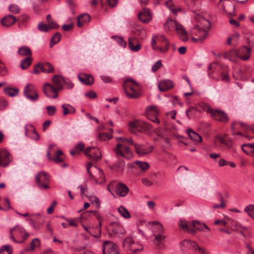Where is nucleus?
Masks as SVG:
<instances>
[{"label": "nucleus", "mask_w": 254, "mask_h": 254, "mask_svg": "<svg viewBox=\"0 0 254 254\" xmlns=\"http://www.w3.org/2000/svg\"><path fill=\"white\" fill-rule=\"evenodd\" d=\"M196 20L200 21L202 25L201 27L198 25H195L194 26L192 29V32L196 36H197L198 38H195L192 37L191 39L195 42L198 41L202 42L206 38L207 35V31L206 30V28L209 29L210 28V23L208 20H207L201 17H198L197 18H196Z\"/></svg>", "instance_id": "nucleus-1"}, {"label": "nucleus", "mask_w": 254, "mask_h": 254, "mask_svg": "<svg viewBox=\"0 0 254 254\" xmlns=\"http://www.w3.org/2000/svg\"><path fill=\"white\" fill-rule=\"evenodd\" d=\"M164 29L166 31L175 29L178 33L180 38L184 41L188 40V33L184 27L176 20L168 18L164 25Z\"/></svg>", "instance_id": "nucleus-2"}, {"label": "nucleus", "mask_w": 254, "mask_h": 254, "mask_svg": "<svg viewBox=\"0 0 254 254\" xmlns=\"http://www.w3.org/2000/svg\"><path fill=\"white\" fill-rule=\"evenodd\" d=\"M9 233L10 238L16 243H23L29 236V234L25 232L23 228L19 226L11 228Z\"/></svg>", "instance_id": "nucleus-3"}, {"label": "nucleus", "mask_w": 254, "mask_h": 254, "mask_svg": "<svg viewBox=\"0 0 254 254\" xmlns=\"http://www.w3.org/2000/svg\"><path fill=\"white\" fill-rule=\"evenodd\" d=\"M108 231L111 237L122 238L127 232L123 225L118 222H112L108 226Z\"/></svg>", "instance_id": "nucleus-4"}, {"label": "nucleus", "mask_w": 254, "mask_h": 254, "mask_svg": "<svg viewBox=\"0 0 254 254\" xmlns=\"http://www.w3.org/2000/svg\"><path fill=\"white\" fill-rule=\"evenodd\" d=\"M114 189L117 195L121 197L126 196L129 191L128 188L125 184L111 182L108 186V190L113 195H114Z\"/></svg>", "instance_id": "nucleus-5"}, {"label": "nucleus", "mask_w": 254, "mask_h": 254, "mask_svg": "<svg viewBox=\"0 0 254 254\" xmlns=\"http://www.w3.org/2000/svg\"><path fill=\"white\" fill-rule=\"evenodd\" d=\"M130 131L135 133L136 131L148 134L151 132L152 127L148 123L143 121H135L130 122L129 124Z\"/></svg>", "instance_id": "nucleus-6"}, {"label": "nucleus", "mask_w": 254, "mask_h": 254, "mask_svg": "<svg viewBox=\"0 0 254 254\" xmlns=\"http://www.w3.org/2000/svg\"><path fill=\"white\" fill-rule=\"evenodd\" d=\"M216 68H220L221 70V80L223 82H228L230 80V77L229 75L228 67L227 66H222L216 63H212L209 65L208 69V73L209 76H211L213 69H215Z\"/></svg>", "instance_id": "nucleus-7"}, {"label": "nucleus", "mask_w": 254, "mask_h": 254, "mask_svg": "<svg viewBox=\"0 0 254 254\" xmlns=\"http://www.w3.org/2000/svg\"><path fill=\"white\" fill-rule=\"evenodd\" d=\"M113 150L117 157H123L125 158H129L131 155V151L129 147L119 143Z\"/></svg>", "instance_id": "nucleus-8"}, {"label": "nucleus", "mask_w": 254, "mask_h": 254, "mask_svg": "<svg viewBox=\"0 0 254 254\" xmlns=\"http://www.w3.org/2000/svg\"><path fill=\"white\" fill-rule=\"evenodd\" d=\"M93 166V164L92 163H89L87 164V173L89 176V177L91 178V179L92 180H93L95 181V183L96 184H102L104 183L105 182V175L104 174L103 171L100 169L97 168L96 167L94 166V168L95 169V171L98 173V177H95L91 173L90 169Z\"/></svg>", "instance_id": "nucleus-9"}, {"label": "nucleus", "mask_w": 254, "mask_h": 254, "mask_svg": "<svg viewBox=\"0 0 254 254\" xmlns=\"http://www.w3.org/2000/svg\"><path fill=\"white\" fill-rule=\"evenodd\" d=\"M49 180V175L45 172H41L35 176V181L40 189H47L49 186L47 184Z\"/></svg>", "instance_id": "nucleus-10"}, {"label": "nucleus", "mask_w": 254, "mask_h": 254, "mask_svg": "<svg viewBox=\"0 0 254 254\" xmlns=\"http://www.w3.org/2000/svg\"><path fill=\"white\" fill-rule=\"evenodd\" d=\"M102 254H119L118 246L115 243L105 241L103 242Z\"/></svg>", "instance_id": "nucleus-11"}, {"label": "nucleus", "mask_w": 254, "mask_h": 254, "mask_svg": "<svg viewBox=\"0 0 254 254\" xmlns=\"http://www.w3.org/2000/svg\"><path fill=\"white\" fill-rule=\"evenodd\" d=\"M23 92L26 98L31 101H35L38 99L36 88L31 84H28L25 86Z\"/></svg>", "instance_id": "nucleus-12"}, {"label": "nucleus", "mask_w": 254, "mask_h": 254, "mask_svg": "<svg viewBox=\"0 0 254 254\" xmlns=\"http://www.w3.org/2000/svg\"><path fill=\"white\" fill-rule=\"evenodd\" d=\"M84 154L90 160L97 161L101 158V153L99 149L94 147H88L84 151Z\"/></svg>", "instance_id": "nucleus-13"}, {"label": "nucleus", "mask_w": 254, "mask_h": 254, "mask_svg": "<svg viewBox=\"0 0 254 254\" xmlns=\"http://www.w3.org/2000/svg\"><path fill=\"white\" fill-rule=\"evenodd\" d=\"M146 116L151 122L156 124H160V121L158 119V111L155 106H150L146 108Z\"/></svg>", "instance_id": "nucleus-14"}, {"label": "nucleus", "mask_w": 254, "mask_h": 254, "mask_svg": "<svg viewBox=\"0 0 254 254\" xmlns=\"http://www.w3.org/2000/svg\"><path fill=\"white\" fill-rule=\"evenodd\" d=\"M123 247L127 251H130L133 253L141 251L143 249L141 246H139L138 244L135 243L132 239L129 237L124 240Z\"/></svg>", "instance_id": "nucleus-15"}, {"label": "nucleus", "mask_w": 254, "mask_h": 254, "mask_svg": "<svg viewBox=\"0 0 254 254\" xmlns=\"http://www.w3.org/2000/svg\"><path fill=\"white\" fill-rule=\"evenodd\" d=\"M40 71L45 73H52L54 71V68L50 63H38L35 65L33 73L38 74Z\"/></svg>", "instance_id": "nucleus-16"}, {"label": "nucleus", "mask_w": 254, "mask_h": 254, "mask_svg": "<svg viewBox=\"0 0 254 254\" xmlns=\"http://www.w3.org/2000/svg\"><path fill=\"white\" fill-rule=\"evenodd\" d=\"M59 90L56 87L49 83H46L43 86V92L45 95L53 99H56L58 96V91Z\"/></svg>", "instance_id": "nucleus-17"}, {"label": "nucleus", "mask_w": 254, "mask_h": 254, "mask_svg": "<svg viewBox=\"0 0 254 254\" xmlns=\"http://www.w3.org/2000/svg\"><path fill=\"white\" fill-rule=\"evenodd\" d=\"M210 115L213 120L222 123H226L229 120L227 115L223 111L214 109Z\"/></svg>", "instance_id": "nucleus-18"}, {"label": "nucleus", "mask_w": 254, "mask_h": 254, "mask_svg": "<svg viewBox=\"0 0 254 254\" xmlns=\"http://www.w3.org/2000/svg\"><path fill=\"white\" fill-rule=\"evenodd\" d=\"M134 148L139 156H144L151 153L153 150L152 146H145L142 144L134 143Z\"/></svg>", "instance_id": "nucleus-19"}, {"label": "nucleus", "mask_w": 254, "mask_h": 254, "mask_svg": "<svg viewBox=\"0 0 254 254\" xmlns=\"http://www.w3.org/2000/svg\"><path fill=\"white\" fill-rule=\"evenodd\" d=\"M251 49L246 46L240 48L237 51V57L240 58L244 61L248 60L251 56Z\"/></svg>", "instance_id": "nucleus-20"}, {"label": "nucleus", "mask_w": 254, "mask_h": 254, "mask_svg": "<svg viewBox=\"0 0 254 254\" xmlns=\"http://www.w3.org/2000/svg\"><path fill=\"white\" fill-rule=\"evenodd\" d=\"M11 160L9 152L4 149L0 150V167L7 166Z\"/></svg>", "instance_id": "nucleus-21"}, {"label": "nucleus", "mask_w": 254, "mask_h": 254, "mask_svg": "<svg viewBox=\"0 0 254 254\" xmlns=\"http://www.w3.org/2000/svg\"><path fill=\"white\" fill-rule=\"evenodd\" d=\"M158 87L160 91H166L174 87V83L170 80L164 79L159 82Z\"/></svg>", "instance_id": "nucleus-22"}, {"label": "nucleus", "mask_w": 254, "mask_h": 254, "mask_svg": "<svg viewBox=\"0 0 254 254\" xmlns=\"http://www.w3.org/2000/svg\"><path fill=\"white\" fill-rule=\"evenodd\" d=\"M128 47L132 52H138L141 48L138 39L135 37H130L128 39Z\"/></svg>", "instance_id": "nucleus-23"}, {"label": "nucleus", "mask_w": 254, "mask_h": 254, "mask_svg": "<svg viewBox=\"0 0 254 254\" xmlns=\"http://www.w3.org/2000/svg\"><path fill=\"white\" fill-rule=\"evenodd\" d=\"M138 17L139 19L143 23H147L152 19L150 10L147 8L143 9L138 14Z\"/></svg>", "instance_id": "nucleus-24"}, {"label": "nucleus", "mask_w": 254, "mask_h": 254, "mask_svg": "<svg viewBox=\"0 0 254 254\" xmlns=\"http://www.w3.org/2000/svg\"><path fill=\"white\" fill-rule=\"evenodd\" d=\"M181 247H186L190 249L201 251V248L195 242L190 240H185L180 243Z\"/></svg>", "instance_id": "nucleus-25"}, {"label": "nucleus", "mask_w": 254, "mask_h": 254, "mask_svg": "<svg viewBox=\"0 0 254 254\" xmlns=\"http://www.w3.org/2000/svg\"><path fill=\"white\" fill-rule=\"evenodd\" d=\"M78 77L79 80L85 85H91L94 82V78L91 74L80 73Z\"/></svg>", "instance_id": "nucleus-26"}, {"label": "nucleus", "mask_w": 254, "mask_h": 254, "mask_svg": "<svg viewBox=\"0 0 254 254\" xmlns=\"http://www.w3.org/2000/svg\"><path fill=\"white\" fill-rule=\"evenodd\" d=\"M179 225L182 229L187 231L190 234H194L196 233V230L191 228V222L180 220L179 222Z\"/></svg>", "instance_id": "nucleus-27"}, {"label": "nucleus", "mask_w": 254, "mask_h": 254, "mask_svg": "<svg viewBox=\"0 0 254 254\" xmlns=\"http://www.w3.org/2000/svg\"><path fill=\"white\" fill-rule=\"evenodd\" d=\"M16 18L12 15H8L3 17L1 20V24L5 27H10L15 23Z\"/></svg>", "instance_id": "nucleus-28"}, {"label": "nucleus", "mask_w": 254, "mask_h": 254, "mask_svg": "<svg viewBox=\"0 0 254 254\" xmlns=\"http://www.w3.org/2000/svg\"><path fill=\"white\" fill-rule=\"evenodd\" d=\"M90 21V16L89 14L84 13L78 16L77 18V26L82 27L85 24Z\"/></svg>", "instance_id": "nucleus-29"}, {"label": "nucleus", "mask_w": 254, "mask_h": 254, "mask_svg": "<svg viewBox=\"0 0 254 254\" xmlns=\"http://www.w3.org/2000/svg\"><path fill=\"white\" fill-rule=\"evenodd\" d=\"M191 228L194 229L196 231H205V230H207L208 231H210V229L205 224L203 223H201L198 221H193L191 222Z\"/></svg>", "instance_id": "nucleus-30"}, {"label": "nucleus", "mask_w": 254, "mask_h": 254, "mask_svg": "<svg viewBox=\"0 0 254 254\" xmlns=\"http://www.w3.org/2000/svg\"><path fill=\"white\" fill-rule=\"evenodd\" d=\"M82 227L85 231H86L88 234H89L91 236L95 238H99L101 236V229L99 226H96L95 229L97 230V233H93L92 230H93L95 228L93 227H87L84 225H82Z\"/></svg>", "instance_id": "nucleus-31"}, {"label": "nucleus", "mask_w": 254, "mask_h": 254, "mask_svg": "<svg viewBox=\"0 0 254 254\" xmlns=\"http://www.w3.org/2000/svg\"><path fill=\"white\" fill-rule=\"evenodd\" d=\"M44 222V218L41 215H37L35 219H31L30 223L35 229H39Z\"/></svg>", "instance_id": "nucleus-32"}, {"label": "nucleus", "mask_w": 254, "mask_h": 254, "mask_svg": "<svg viewBox=\"0 0 254 254\" xmlns=\"http://www.w3.org/2000/svg\"><path fill=\"white\" fill-rule=\"evenodd\" d=\"M64 78L62 76L59 75H55L52 78L53 83L57 88L59 90L62 89L63 82H64Z\"/></svg>", "instance_id": "nucleus-33"}, {"label": "nucleus", "mask_w": 254, "mask_h": 254, "mask_svg": "<svg viewBox=\"0 0 254 254\" xmlns=\"http://www.w3.org/2000/svg\"><path fill=\"white\" fill-rule=\"evenodd\" d=\"M18 54L21 56H25L26 57H31L32 51L27 46H22L19 48Z\"/></svg>", "instance_id": "nucleus-34"}, {"label": "nucleus", "mask_w": 254, "mask_h": 254, "mask_svg": "<svg viewBox=\"0 0 254 254\" xmlns=\"http://www.w3.org/2000/svg\"><path fill=\"white\" fill-rule=\"evenodd\" d=\"M187 133L192 140L198 142H201V136L191 129H188L187 130Z\"/></svg>", "instance_id": "nucleus-35"}, {"label": "nucleus", "mask_w": 254, "mask_h": 254, "mask_svg": "<svg viewBox=\"0 0 254 254\" xmlns=\"http://www.w3.org/2000/svg\"><path fill=\"white\" fill-rule=\"evenodd\" d=\"M64 155L61 150H58L53 158V160L56 163H60L64 160Z\"/></svg>", "instance_id": "nucleus-36"}, {"label": "nucleus", "mask_w": 254, "mask_h": 254, "mask_svg": "<svg viewBox=\"0 0 254 254\" xmlns=\"http://www.w3.org/2000/svg\"><path fill=\"white\" fill-rule=\"evenodd\" d=\"M62 108L63 109V114L64 116L67 114H74L75 112V108L69 104H63Z\"/></svg>", "instance_id": "nucleus-37"}, {"label": "nucleus", "mask_w": 254, "mask_h": 254, "mask_svg": "<svg viewBox=\"0 0 254 254\" xmlns=\"http://www.w3.org/2000/svg\"><path fill=\"white\" fill-rule=\"evenodd\" d=\"M32 58L30 57H26L21 61L20 67L22 69L27 68L32 64Z\"/></svg>", "instance_id": "nucleus-38"}, {"label": "nucleus", "mask_w": 254, "mask_h": 254, "mask_svg": "<svg viewBox=\"0 0 254 254\" xmlns=\"http://www.w3.org/2000/svg\"><path fill=\"white\" fill-rule=\"evenodd\" d=\"M225 57L233 62H237V53L235 50H232L225 54Z\"/></svg>", "instance_id": "nucleus-39"}, {"label": "nucleus", "mask_w": 254, "mask_h": 254, "mask_svg": "<svg viewBox=\"0 0 254 254\" xmlns=\"http://www.w3.org/2000/svg\"><path fill=\"white\" fill-rule=\"evenodd\" d=\"M4 93L10 97H14L17 95L19 93V90L17 88L12 89L9 87H6L4 89Z\"/></svg>", "instance_id": "nucleus-40"}, {"label": "nucleus", "mask_w": 254, "mask_h": 254, "mask_svg": "<svg viewBox=\"0 0 254 254\" xmlns=\"http://www.w3.org/2000/svg\"><path fill=\"white\" fill-rule=\"evenodd\" d=\"M155 236L153 242L154 244L158 245L159 244L163 243L165 241L166 236L162 234L154 235Z\"/></svg>", "instance_id": "nucleus-41"}, {"label": "nucleus", "mask_w": 254, "mask_h": 254, "mask_svg": "<svg viewBox=\"0 0 254 254\" xmlns=\"http://www.w3.org/2000/svg\"><path fill=\"white\" fill-rule=\"evenodd\" d=\"M227 220L230 222L232 230H238L242 227L240 223L234 219L227 218Z\"/></svg>", "instance_id": "nucleus-42"}, {"label": "nucleus", "mask_w": 254, "mask_h": 254, "mask_svg": "<svg viewBox=\"0 0 254 254\" xmlns=\"http://www.w3.org/2000/svg\"><path fill=\"white\" fill-rule=\"evenodd\" d=\"M244 211L248 213L250 217L254 220V205H248L245 208Z\"/></svg>", "instance_id": "nucleus-43"}, {"label": "nucleus", "mask_w": 254, "mask_h": 254, "mask_svg": "<svg viewBox=\"0 0 254 254\" xmlns=\"http://www.w3.org/2000/svg\"><path fill=\"white\" fill-rule=\"evenodd\" d=\"M118 212L120 213V214L126 218H129L130 217V214L124 206H121L118 208Z\"/></svg>", "instance_id": "nucleus-44"}, {"label": "nucleus", "mask_w": 254, "mask_h": 254, "mask_svg": "<svg viewBox=\"0 0 254 254\" xmlns=\"http://www.w3.org/2000/svg\"><path fill=\"white\" fill-rule=\"evenodd\" d=\"M135 164L137 165L139 168L143 172L146 171L149 168V164L146 162L136 161Z\"/></svg>", "instance_id": "nucleus-45"}, {"label": "nucleus", "mask_w": 254, "mask_h": 254, "mask_svg": "<svg viewBox=\"0 0 254 254\" xmlns=\"http://www.w3.org/2000/svg\"><path fill=\"white\" fill-rule=\"evenodd\" d=\"M40 245V241L37 238H35L32 240L30 243V248H26L25 249V251H28L29 250L33 251L35 248L39 246Z\"/></svg>", "instance_id": "nucleus-46"}, {"label": "nucleus", "mask_w": 254, "mask_h": 254, "mask_svg": "<svg viewBox=\"0 0 254 254\" xmlns=\"http://www.w3.org/2000/svg\"><path fill=\"white\" fill-rule=\"evenodd\" d=\"M136 83L135 81L132 79H127L126 80L123 84V87L124 89V91H126V90H128L129 88L132 87V86L134 85V83Z\"/></svg>", "instance_id": "nucleus-47"}, {"label": "nucleus", "mask_w": 254, "mask_h": 254, "mask_svg": "<svg viewBox=\"0 0 254 254\" xmlns=\"http://www.w3.org/2000/svg\"><path fill=\"white\" fill-rule=\"evenodd\" d=\"M118 141H121L122 142V144L127 145H133L134 144L132 139L131 138H127L126 137H118L117 138Z\"/></svg>", "instance_id": "nucleus-48"}, {"label": "nucleus", "mask_w": 254, "mask_h": 254, "mask_svg": "<svg viewBox=\"0 0 254 254\" xmlns=\"http://www.w3.org/2000/svg\"><path fill=\"white\" fill-rule=\"evenodd\" d=\"M12 249L9 245H4L0 250V254H11Z\"/></svg>", "instance_id": "nucleus-49"}, {"label": "nucleus", "mask_w": 254, "mask_h": 254, "mask_svg": "<svg viewBox=\"0 0 254 254\" xmlns=\"http://www.w3.org/2000/svg\"><path fill=\"white\" fill-rule=\"evenodd\" d=\"M199 106L203 110L206 111L207 113H209L210 115L214 110V109L211 108L208 104L206 103H201Z\"/></svg>", "instance_id": "nucleus-50"}, {"label": "nucleus", "mask_w": 254, "mask_h": 254, "mask_svg": "<svg viewBox=\"0 0 254 254\" xmlns=\"http://www.w3.org/2000/svg\"><path fill=\"white\" fill-rule=\"evenodd\" d=\"M126 95L129 98H136L139 96V94L137 91H125Z\"/></svg>", "instance_id": "nucleus-51"}, {"label": "nucleus", "mask_w": 254, "mask_h": 254, "mask_svg": "<svg viewBox=\"0 0 254 254\" xmlns=\"http://www.w3.org/2000/svg\"><path fill=\"white\" fill-rule=\"evenodd\" d=\"M219 196L220 197V200L221 203L220 204H214L213 205L212 207L214 209H217V208H224L225 207V203L224 202V198L222 196V195L220 193H218Z\"/></svg>", "instance_id": "nucleus-52"}, {"label": "nucleus", "mask_w": 254, "mask_h": 254, "mask_svg": "<svg viewBox=\"0 0 254 254\" xmlns=\"http://www.w3.org/2000/svg\"><path fill=\"white\" fill-rule=\"evenodd\" d=\"M29 19V16L27 15H21L18 17V26L20 27L21 25H24Z\"/></svg>", "instance_id": "nucleus-53"}, {"label": "nucleus", "mask_w": 254, "mask_h": 254, "mask_svg": "<svg viewBox=\"0 0 254 254\" xmlns=\"http://www.w3.org/2000/svg\"><path fill=\"white\" fill-rule=\"evenodd\" d=\"M61 38V35L59 32H56L51 40V46L52 44H55L58 43Z\"/></svg>", "instance_id": "nucleus-54"}, {"label": "nucleus", "mask_w": 254, "mask_h": 254, "mask_svg": "<svg viewBox=\"0 0 254 254\" xmlns=\"http://www.w3.org/2000/svg\"><path fill=\"white\" fill-rule=\"evenodd\" d=\"M96 213V211H86L81 214L80 218L82 219L86 220L91 216V214H95Z\"/></svg>", "instance_id": "nucleus-55"}, {"label": "nucleus", "mask_w": 254, "mask_h": 254, "mask_svg": "<svg viewBox=\"0 0 254 254\" xmlns=\"http://www.w3.org/2000/svg\"><path fill=\"white\" fill-rule=\"evenodd\" d=\"M38 29L42 32H48L49 31L50 28L48 24H44L42 22L40 23L38 25Z\"/></svg>", "instance_id": "nucleus-56"}, {"label": "nucleus", "mask_w": 254, "mask_h": 254, "mask_svg": "<svg viewBox=\"0 0 254 254\" xmlns=\"http://www.w3.org/2000/svg\"><path fill=\"white\" fill-rule=\"evenodd\" d=\"M46 109L47 110L48 114L50 116H54L57 110L56 107L54 106H47Z\"/></svg>", "instance_id": "nucleus-57"}, {"label": "nucleus", "mask_w": 254, "mask_h": 254, "mask_svg": "<svg viewBox=\"0 0 254 254\" xmlns=\"http://www.w3.org/2000/svg\"><path fill=\"white\" fill-rule=\"evenodd\" d=\"M156 39L158 42L165 43V45L169 46L170 45L168 40L163 35L156 36Z\"/></svg>", "instance_id": "nucleus-58"}, {"label": "nucleus", "mask_w": 254, "mask_h": 254, "mask_svg": "<svg viewBox=\"0 0 254 254\" xmlns=\"http://www.w3.org/2000/svg\"><path fill=\"white\" fill-rule=\"evenodd\" d=\"M10 11L13 13H18L20 11L19 7L15 4H11L9 6Z\"/></svg>", "instance_id": "nucleus-59"}, {"label": "nucleus", "mask_w": 254, "mask_h": 254, "mask_svg": "<svg viewBox=\"0 0 254 254\" xmlns=\"http://www.w3.org/2000/svg\"><path fill=\"white\" fill-rule=\"evenodd\" d=\"M162 66V64L161 63V61L159 60L154 63L152 67V71L154 72H156Z\"/></svg>", "instance_id": "nucleus-60"}, {"label": "nucleus", "mask_w": 254, "mask_h": 254, "mask_svg": "<svg viewBox=\"0 0 254 254\" xmlns=\"http://www.w3.org/2000/svg\"><path fill=\"white\" fill-rule=\"evenodd\" d=\"M135 35L141 39H143L144 38L146 35V32L145 30L143 29H139L136 30L135 32Z\"/></svg>", "instance_id": "nucleus-61"}, {"label": "nucleus", "mask_w": 254, "mask_h": 254, "mask_svg": "<svg viewBox=\"0 0 254 254\" xmlns=\"http://www.w3.org/2000/svg\"><path fill=\"white\" fill-rule=\"evenodd\" d=\"M48 25L49 26V28L50 29H57L59 27V25L56 23L55 21L51 20L48 22Z\"/></svg>", "instance_id": "nucleus-62"}, {"label": "nucleus", "mask_w": 254, "mask_h": 254, "mask_svg": "<svg viewBox=\"0 0 254 254\" xmlns=\"http://www.w3.org/2000/svg\"><path fill=\"white\" fill-rule=\"evenodd\" d=\"M169 46L165 45L164 47H156V50L155 51L160 53H166L169 50Z\"/></svg>", "instance_id": "nucleus-63"}, {"label": "nucleus", "mask_w": 254, "mask_h": 254, "mask_svg": "<svg viewBox=\"0 0 254 254\" xmlns=\"http://www.w3.org/2000/svg\"><path fill=\"white\" fill-rule=\"evenodd\" d=\"M243 147L248 148L250 150V152L254 154V143L243 144Z\"/></svg>", "instance_id": "nucleus-64"}]
</instances>
